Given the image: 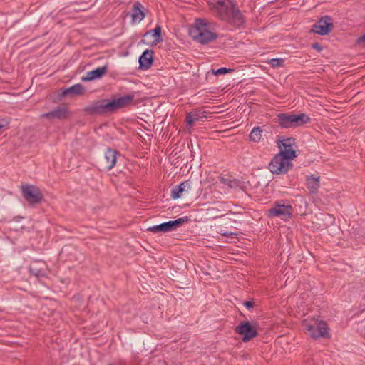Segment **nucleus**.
Listing matches in <instances>:
<instances>
[{"label":"nucleus","mask_w":365,"mask_h":365,"mask_svg":"<svg viewBox=\"0 0 365 365\" xmlns=\"http://www.w3.org/2000/svg\"><path fill=\"white\" fill-rule=\"evenodd\" d=\"M82 89L81 85L77 84L69 88H61L58 91H82Z\"/></svg>","instance_id":"obj_28"},{"label":"nucleus","mask_w":365,"mask_h":365,"mask_svg":"<svg viewBox=\"0 0 365 365\" xmlns=\"http://www.w3.org/2000/svg\"><path fill=\"white\" fill-rule=\"evenodd\" d=\"M9 122L5 118H0V130L8 127Z\"/></svg>","instance_id":"obj_30"},{"label":"nucleus","mask_w":365,"mask_h":365,"mask_svg":"<svg viewBox=\"0 0 365 365\" xmlns=\"http://www.w3.org/2000/svg\"><path fill=\"white\" fill-rule=\"evenodd\" d=\"M306 329L312 337L317 339L326 336L328 327L325 322L319 321L315 324H307Z\"/></svg>","instance_id":"obj_12"},{"label":"nucleus","mask_w":365,"mask_h":365,"mask_svg":"<svg viewBox=\"0 0 365 365\" xmlns=\"http://www.w3.org/2000/svg\"><path fill=\"white\" fill-rule=\"evenodd\" d=\"M310 121V118L305 113L299 115L280 113L277 115L275 122L282 128H290L303 125Z\"/></svg>","instance_id":"obj_5"},{"label":"nucleus","mask_w":365,"mask_h":365,"mask_svg":"<svg viewBox=\"0 0 365 365\" xmlns=\"http://www.w3.org/2000/svg\"><path fill=\"white\" fill-rule=\"evenodd\" d=\"M162 29L161 26L157 25L156 27L153 29L148 31L144 34V38L151 36L154 38V40L152 42H146L145 38H143L140 43H145L149 45L150 46H156L158 43L163 41L162 35H161Z\"/></svg>","instance_id":"obj_13"},{"label":"nucleus","mask_w":365,"mask_h":365,"mask_svg":"<svg viewBox=\"0 0 365 365\" xmlns=\"http://www.w3.org/2000/svg\"><path fill=\"white\" fill-rule=\"evenodd\" d=\"M19 187L21 189V190L23 191V185H20Z\"/></svg>","instance_id":"obj_35"},{"label":"nucleus","mask_w":365,"mask_h":365,"mask_svg":"<svg viewBox=\"0 0 365 365\" xmlns=\"http://www.w3.org/2000/svg\"><path fill=\"white\" fill-rule=\"evenodd\" d=\"M293 208L292 205L287 204H282L280 202H275L273 207L267 211L269 217H278L282 220H287L289 219L292 214Z\"/></svg>","instance_id":"obj_10"},{"label":"nucleus","mask_w":365,"mask_h":365,"mask_svg":"<svg viewBox=\"0 0 365 365\" xmlns=\"http://www.w3.org/2000/svg\"><path fill=\"white\" fill-rule=\"evenodd\" d=\"M24 200L30 207H36L44 200L41 190L31 184H24Z\"/></svg>","instance_id":"obj_6"},{"label":"nucleus","mask_w":365,"mask_h":365,"mask_svg":"<svg viewBox=\"0 0 365 365\" xmlns=\"http://www.w3.org/2000/svg\"><path fill=\"white\" fill-rule=\"evenodd\" d=\"M243 304L248 309H251V308H252L254 307V303L252 302H251V301H245L243 302Z\"/></svg>","instance_id":"obj_31"},{"label":"nucleus","mask_w":365,"mask_h":365,"mask_svg":"<svg viewBox=\"0 0 365 365\" xmlns=\"http://www.w3.org/2000/svg\"><path fill=\"white\" fill-rule=\"evenodd\" d=\"M277 143L280 151H292L294 153V158L297 157L296 150L292 148L296 144L295 138L279 137Z\"/></svg>","instance_id":"obj_15"},{"label":"nucleus","mask_w":365,"mask_h":365,"mask_svg":"<svg viewBox=\"0 0 365 365\" xmlns=\"http://www.w3.org/2000/svg\"><path fill=\"white\" fill-rule=\"evenodd\" d=\"M212 99L211 98H205V103H210V101H212Z\"/></svg>","instance_id":"obj_34"},{"label":"nucleus","mask_w":365,"mask_h":365,"mask_svg":"<svg viewBox=\"0 0 365 365\" xmlns=\"http://www.w3.org/2000/svg\"><path fill=\"white\" fill-rule=\"evenodd\" d=\"M210 5L222 21L236 29L244 26L245 17L233 0H212Z\"/></svg>","instance_id":"obj_2"},{"label":"nucleus","mask_w":365,"mask_h":365,"mask_svg":"<svg viewBox=\"0 0 365 365\" xmlns=\"http://www.w3.org/2000/svg\"><path fill=\"white\" fill-rule=\"evenodd\" d=\"M220 180L222 184L227 185L231 189L239 188L242 190H244L245 188V186L241 182L240 180L237 179L220 177Z\"/></svg>","instance_id":"obj_20"},{"label":"nucleus","mask_w":365,"mask_h":365,"mask_svg":"<svg viewBox=\"0 0 365 365\" xmlns=\"http://www.w3.org/2000/svg\"><path fill=\"white\" fill-rule=\"evenodd\" d=\"M262 133V129L260 127H255L250 134V140L255 143H258L261 140Z\"/></svg>","instance_id":"obj_22"},{"label":"nucleus","mask_w":365,"mask_h":365,"mask_svg":"<svg viewBox=\"0 0 365 365\" xmlns=\"http://www.w3.org/2000/svg\"><path fill=\"white\" fill-rule=\"evenodd\" d=\"M71 112L66 103H62L54 109L46 113L42 114L41 117L49 120H66L70 118Z\"/></svg>","instance_id":"obj_11"},{"label":"nucleus","mask_w":365,"mask_h":365,"mask_svg":"<svg viewBox=\"0 0 365 365\" xmlns=\"http://www.w3.org/2000/svg\"><path fill=\"white\" fill-rule=\"evenodd\" d=\"M185 190V182L181 183L180 185L175 186L173 188L171 191V197L173 199H178L180 197L181 194Z\"/></svg>","instance_id":"obj_23"},{"label":"nucleus","mask_w":365,"mask_h":365,"mask_svg":"<svg viewBox=\"0 0 365 365\" xmlns=\"http://www.w3.org/2000/svg\"><path fill=\"white\" fill-rule=\"evenodd\" d=\"M154 52L153 50L146 49L139 58V68L143 70L151 67L154 61Z\"/></svg>","instance_id":"obj_14"},{"label":"nucleus","mask_w":365,"mask_h":365,"mask_svg":"<svg viewBox=\"0 0 365 365\" xmlns=\"http://www.w3.org/2000/svg\"><path fill=\"white\" fill-rule=\"evenodd\" d=\"M139 103L134 96L128 94L112 98H100L92 101L83 108V111L91 116H109L118 110L135 106Z\"/></svg>","instance_id":"obj_1"},{"label":"nucleus","mask_w":365,"mask_h":365,"mask_svg":"<svg viewBox=\"0 0 365 365\" xmlns=\"http://www.w3.org/2000/svg\"><path fill=\"white\" fill-rule=\"evenodd\" d=\"M333 28V18L329 15H324L312 26L310 31L321 36H325L329 34Z\"/></svg>","instance_id":"obj_8"},{"label":"nucleus","mask_w":365,"mask_h":365,"mask_svg":"<svg viewBox=\"0 0 365 365\" xmlns=\"http://www.w3.org/2000/svg\"><path fill=\"white\" fill-rule=\"evenodd\" d=\"M148 231H150L153 233H158V232H168L167 230V226L165 222L161 223L158 225H154L153 227H150L147 230Z\"/></svg>","instance_id":"obj_24"},{"label":"nucleus","mask_w":365,"mask_h":365,"mask_svg":"<svg viewBox=\"0 0 365 365\" xmlns=\"http://www.w3.org/2000/svg\"><path fill=\"white\" fill-rule=\"evenodd\" d=\"M312 48L315 50H317V51H321L322 50V46L320 45V43H319L318 42H316L312 44Z\"/></svg>","instance_id":"obj_32"},{"label":"nucleus","mask_w":365,"mask_h":365,"mask_svg":"<svg viewBox=\"0 0 365 365\" xmlns=\"http://www.w3.org/2000/svg\"><path fill=\"white\" fill-rule=\"evenodd\" d=\"M108 71V66L98 67L86 73V75L82 77V81H89L101 78Z\"/></svg>","instance_id":"obj_16"},{"label":"nucleus","mask_w":365,"mask_h":365,"mask_svg":"<svg viewBox=\"0 0 365 365\" xmlns=\"http://www.w3.org/2000/svg\"><path fill=\"white\" fill-rule=\"evenodd\" d=\"M258 324L256 322H242L235 329V331L242 336L243 342H247L258 335L257 328Z\"/></svg>","instance_id":"obj_7"},{"label":"nucleus","mask_w":365,"mask_h":365,"mask_svg":"<svg viewBox=\"0 0 365 365\" xmlns=\"http://www.w3.org/2000/svg\"><path fill=\"white\" fill-rule=\"evenodd\" d=\"M356 41L358 43H365V34L363 36H361V37H359Z\"/></svg>","instance_id":"obj_33"},{"label":"nucleus","mask_w":365,"mask_h":365,"mask_svg":"<svg viewBox=\"0 0 365 365\" xmlns=\"http://www.w3.org/2000/svg\"><path fill=\"white\" fill-rule=\"evenodd\" d=\"M56 97L50 96V98H55L56 101H60L63 99L68 94H82L83 93H57Z\"/></svg>","instance_id":"obj_29"},{"label":"nucleus","mask_w":365,"mask_h":365,"mask_svg":"<svg viewBox=\"0 0 365 365\" xmlns=\"http://www.w3.org/2000/svg\"><path fill=\"white\" fill-rule=\"evenodd\" d=\"M210 25L205 19H197L189 33L192 38L200 44H207L217 38V34L210 30Z\"/></svg>","instance_id":"obj_3"},{"label":"nucleus","mask_w":365,"mask_h":365,"mask_svg":"<svg viewBox=\"0 0 365 365\" xmlns=\"http://www.w3.org/2000/svg\"><path fill=\"white\" fill-rule=\"evenodd\" d=\"M267 63L272 68H276L284 66V60L283 58H272L267 61Z\"/></svg>","instance_id":"obj_26"},{"label":"nucleus","mask_w":365,"mask_h":365,"mask_svg":"<svg viewBox=\"0 0 365 365\" xmlns=\"http://www.w3.org/2000/svg\"><path fill=\"white\" fill-rule=\"evenodd\" d=\"M233 71H234V69L227 68L225 67L220 68L217 70H215L213 68L212 69V73L215 76L224 75V74H226L228 73H232Z\"/></svg>","instance_id":"obj_27"},{"label":"nucleus","mask_w":365,"mask_h":365,"mask_svg":"<svg viewBox=\"0 0 365 365\" xmlns=\"http://www.w3.org/2000/svg\"><path fill=\"white\" fill-rule=\"evenodd\" d=\"M145 14L143 11V5L138 1L135 2L132 8L131 13L133 21H140L145 18Z\"/></svg>","instance_id":"obj_19"},{"label":"nucleus","mask_w":365,"mask_h":365,"mask_svg":"<svg viewBox=\"0 0 365 365\" xmlns=\"http://www.w3.org/2000/svg\"><path fill=\"white\" fill-rule=\"evenodd\" d=\"M118 152L108 148L103 154H101L97 160L98 169L101 170H110L116 163Z\"/></svg>","instance_id":"obj_9"},{"label":"nucleus","mask_w":365,"mask_h":365,"mask_svg":"<svg viewBox=\"0 0 365 365\" xmlns=\"http://www.w3.org/2000/svg\"><path fill=\"white\" fill-rule=\"evenodd\" d=\"M38 263L35 262L29 267V271L36 277H39L44 275V271L41 268L38 267Z\"/></svg>","instance_id":"obj_25"},{"label":"nucleus","mask_w":365,"mask_h":365,"mask_svg":"<svg viewBox=\"0 0 365 365\" xmlns=\"http://www.w3.org/2000/svg\"><path fill=\"white\" fill-rule=\"evenodd\" d=\"M205 117L206 116L204 115V113L200 110H192L187 113L185 116V122L187 123L189 133H190V129L194 125L195 122Z\"/></svg>","instance_id":"obj_17"},{"label":"nucleus","mask_w":365,"mask_h":365,"mask_svg":"<svg viewBox=\"0 0 365 365\" xmlns=\"http://www.w3.org/2000/svg\"><path fill=\"white\" fill-rule=\"evenodd\" d=\"M294 158V153L292 151H279L271 160L269 169L273 174H285L292 167L291 160Z\"/></svg>","instance_id":"obj_4"},{"label":"nucleus","mask_w":365,"mask_h":365,"mask_svg":"<svg viewBox=\"0 0 365 365\" xmlns=\"http://www.w3.org/2000/svg\"><path fill=\"white\" fill-rule=\"evenodd\" d=\"M188 220L187 217H180L175 220L165 222L168 231H172L181 226L184 222Z\"/></svg>","instance_id":"obj_21"},{"label":"nucleus","mask_w":365,"mask_h":365,"mask_svg":"<svg viewBox=\"0 0 365 365\" xmlns=\"http://www.w3.org/2000/svg\"><path fill=\"white\" fill-rule=\"evenodd\" d=\"M319 179V176L314 175H307L306 177V186L309 193L317 194L318 192L320 186Z\"/></svg>","instance_id":"obj_18"}]
</instances>
